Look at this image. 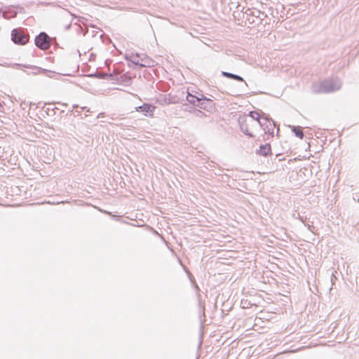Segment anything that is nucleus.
<instances>
[{
  "instance_id": "6e6552de",
  "label": "nucleus",
  "mask_w": 359,
  "mask_h": 359,
  "mask_svg": "<svg viewBox=\"0 0 359 359\" xmlns=\"http://www.w3.org/2000/svg\"><path fill=\"white\" fill-rule=\"evenodd\" d=\"M189 102L194 103V100H189Z\"/></svg>"
},
{
  "instance_id": "423d86ee",
  "label": "nucleus",
  "mask_w": 359,
  "mask_h": 359,
  "mask_svg": "<svg viewBox=\"0 0 359 359\" xmlns=\"http://www.w3.org/2000/svg\"><path fill=\"white\" fill-rule=\"evenodd\" d=\"M292 131L299 138L302 139L304 137V133L300 127H293Z\"/></svg>"
},
{
  "instance_id": "39448f33",
  "label": "nucleus",
  "mask_w": 359,
  "mask_h": 359,
  "mask_svg": "<svg viewBox=\"0 0 359 359\" xmlns=\"http://www.w3.org/2000/svg\"><path fill=\"white\" fill-rule=\"evenodd\" d=\"M257 154L263 156H267L269 155L272 154L271 147L269 144H265L263 145H261L259 148V149L257 151Z\"/></svg>"
},
{
  "instance_id": "20e7f679",
  "label": "nucleus",
  "mask_w": 359,
  "mask_h": 359,
  "mask_svg": "<svg viewBox=\"0 0 359 359\" xmlns=\"http://www.w3.org/2000/svg\"><path fill=\"white\" fill-rule=\"evenodd\" d=\"M155 107L149 104H144L142 106L136 108L137 111H142L146 116H153Z\"/></svg>"
},
{
  "instance_id": "1a4fd4ad",
  "label": "nucleus",
  "mask_w": 359,
  "mask_h": 359,
  "mask_svg": "<svg viewBox=\"0 0 359 359\" xmlns=\"http://www.w3.org/2000/svg\"><path fill=\"white\" fill-rule=\"evenodd\" d=\"M0 107H2V105H1V103H0Z\"/></svg>"
},
{
  "instance_id": "7ed1b4c3",
  "label": "nucleus",
  "mask_w": 359,
  "mask_h": 359,
  "mask_svg": "<svg viewBox=\"0 0 359 359\" xmlns=\"http://www.w3.org/2000/svg\"><path fill=\"white\" fill-rule=\"evenodd\" d=\"M35 43L37 47L42 50L48 49L50 47L48 36L43 32L39 34L35 39Z\"/></svg>"
},
{
  "instance_id": "f03ea898",
  "label": "nucleus",
  "mask_w": 359,
  "mask_h": 359,
  "mask_svg": "<svg viewBox=\"0 0 359 359\" xmlns=\"http://www.w3.org/2000/svg\"><path fill=\"white\" fill-rule=\"evenodd\" d=\"M12 41L19 45H25L29 40V36L21 29H15L11 32Z\"/></svg>"
},
{
  "instance_id": "f257e3e1",
  "label": "nucleus",
  "mask_w": 359,
  "mask_h": 359,
  "mask_svg": "<svg viewBox=\"0 0 359 359\" xmlns=\"http://www.w3.org/2000/svg\"><path fill=\"white\" fill-rule=\"evenodd\" d=\"M251 118H245L241 123L242 130L245 134L250 137L254 136V128L256 127V121H259L260 114L256 111H251L250 113Z\"/></svg>"
},
{
  "instance_id": "0eeeda50",
  "label": "nucleus",
  "mask_w": 359,
  "mask_h": 359,
  "mask_svg": "<svg viewBox=\"0 0 359 359\" xmlns=\"http://www.w3.org/2000/svg\"><path fill=\"white\" fill-rule=\"evenodd\" d=\"M223 75L225 76L227 78L233 79H235L236 81H243V79L241 76L235 75V74H231V73L223 72Z\"/></svg>"
}]
</instances>
